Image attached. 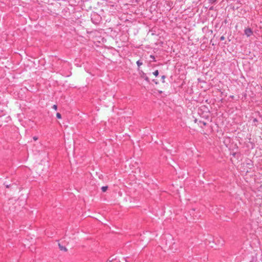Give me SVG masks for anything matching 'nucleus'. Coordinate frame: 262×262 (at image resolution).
<instances>
[{"label": "nucleus", "instance_id": "1", "mask_svg": "<svg viewBox=\"0 0 262 262\" xmlns=\"http://www.w3.org/2000/svg\"><path fill=\"white\" fill-rule=\"evenodd\" d=\"M59 248L61 251H67V249L64 247L62 246L60 243L58 244Z\"/></svg>", "mask_w": 262, "mask_h": 262}, {"label": "nucleus", "instance_id": "2", "mask_svg": "<svg viewBox=\"0 0 262 262\" xmlns=\"http://www.w3.org/2000/svg\"><path fill=\"white\" fill-rule=\"evenodd\" d=\"M136 63H137V66H138V67L139 68L141 65H142V64H143V62H142L141 60H138V61H137V62H136Z\"/></svg>", "mask_w": 262, "mask_h": 262}, {"label": "nucleus", "instance_id": "3", "mask_svg": "<svg viewBox=\"0 0 262 262\" xmlns=\"http://www.w3.org/2000/svg\"><path fill=\"white\" fill-rule=\"evenodd\" d=\"M108 188V187L107 186H102L101 187V190L103 192H105Z\"/></svg>", "mask_w": 262, "mask_h": 262}, {"label": "nucleus", "instance_id": "4", "mask_svg": "<svg viewBox=\"0 0 262 262\" xmlns=\"http://www.w3.org/2000/svg\"><path fill=\"white\" fill-rule=\"evenodd\" d=\"M153 74L155 76H158V75H159V71L158 70H156L155 72H153Z\"/></svg>", "mask_w": 262, "mask_h": 262}, {"label": "nucleus", "instance_id": "5", "mask_svg": "<svg viewBox=\"0 0 262 262\" xmlns=\"http://www.w3.org/2000/svg\"><path fill=\"white\" fill-rule=\"evenodd\" d=\"M245 33H252V30L250 29H247L245 30Z\"/></svg>", "mask_w": 262, "mask_h": 262}, {"label": "nucleus", "instance_id": "6", "mask_svg": "<svg viewBox=\"0 0 262 262\" xmlns=\"http://www.w3.org/2000/svg\"><path fill=\"white\" fill-rule=\"evenodd\" d=\"M56 117L58 118V119H61V115L60 113H57L56 114Z\"/></svg>", "mask_w": 262, "mask_h": 262}, {"label": "nucleus", "instance_id": "7", "mask_svg": "<svg viewBox=\"0 0 262 262\" xmlns=\"http://www.w3.org/2000/svg\"><path fill=\"white\" fill-rule=\"evenodd\" d=\"M143 77L144 78V79H145L146 81H147V82H149V78H148V77L147 76H143Z\"/></svg>", "mask_w": 262, "mask_h": 262}, {"label": "nucleus", "instance_id": "8", "mask_svg": "<svg viewBox=\"0 0 262 262\" xmlns=\"http://www.w3.org/2000/svg\"><path fill=\"white\" fill-rule=\"evenodd\" d=\"M199 122L200 123H202V124H203V125L204 126H206L207 125V123L206 122H204V121H199Z\"/></svg>", "mask_w": 262, "mask_h": 262}, {"label": "nucleus", "instance_id": "9", "mask_svg": "<svg viewBox=\"0 0 262 262\" xmlns=\"http://www.w3.org/2000/svg\"><path fill=\"white\" fill-rule=\"evenodd\" d=\"M150 58H151V59H152V60H153V61H156V60H155V56H154V55H150Z\"/></svg>", "mask_w": 262, "mask_h": 262}, {"label": "nucleus", "instance_id": "10", "mask_svg": "<svg viewBox=\"0 0 262 262\" xmlns=\"http://www.w3.org/2000/svg\"><path fill=\"white\" fill-rule=\"evenodd\" d=\"M166 78V76L165 75H163L161 77L162 79V82L163 83H164L165 82V78Z\"/></svg>", "mask_w": 262, "mask_h": 262}, {"label": "nucleus", "instance_id": "11", "mask_svg": "<svg viewBox=\"0 0 262 262\" xmlns=\"http://www.w3.org/2000/svg\"><path fill=\"white\" fill-rule=\"evenodd\" d=\"M52 108L54 109L55 110H57V106L55 104L53 105L52 106Z\"/></svg>", "mask_w": 262, "mask_h": 262}, {"label": "nucleus", "instance_id": "12", "mask_svg": "<svg viewBox=\"0 0 262 262\" xmlns=\"http://www.w3.org/2000/svg\"><path fill=\"white\" fill-rule=\"evenodd\" d=\"M224 39H225V37L224 36H222L221 37V38H220L221 40H223Z\"/></svg>", "mask_w": 262, "mask_h": 262}, {"label": "nucleus", "instance_id": "13", "mask_svg": "<svg viewBox=\"0 0 262 262\" xmlns=\"http://www.w3.org/2000/svg\"><path fill=\"white\" fill-rule=\"evenodd\" d=\"M113 259H108L107 260V262H112V260H113Z\"/></svg>", "mask_w": 262, "mask_h": 262}, {"label": "nucleus", "instance_id": "14", "mask_svg": "<svg viewBox=\"0 0 262 262\" xmlns=\"http://www.w3.org/2000/svg\"><path fill=\"white\" fill-rule=\"evenodd\" d=\"M33 139L34 141H36L37 139V138H36L35 137H34Z\"/></svg>", "mask_w": 262, "mask_h": 262}, {"label": "nucleus", "instance_id": "15", "mask_svg": "<svg viewBox=\"0 0 262 262\" xmlns=\"http://www.w3.org/2000/svg\"><path fill=\"white\" fill-rule=\"evenodd\" d=\"M253 121L254 122H257V120L256 118H255V119H254Z\"/></svg>", "mask_w": 262, "mask_h": 262}, {"label": "nucleus", "instance_id": "16", "mask_svg": "<svg viewBox=\"0 0 262 262\" xmlns=\"http://www.w3.org/2000/svg\"><path fill=\"white\" fill-rule=\"evenodd\" d=\"M246 34L247 35V37H249V36H250V34H248V33H247V34Z\"/></svg>", "mask_w": 262, "mask_h": 262}, {"label": "nucleus", "instance_id": "17", "mask_svg": "<svg viewBox=\"0 0 262 262\" xmlns=\"http://www.w3.org/2000/svg\"><path fill=\"white\" fill-rule=\"evenodd\" d=\"M153 81H154L155 82L156 84H157L158 82L157 81H156L155 80H153Z\"/></svg>", "mask_w": 262, "mask_h": 262}, {"label": "nucleus", "instance_id": "18", "mask_svg": "<svg viewBox=\"0 0 262 262\" xmlns=\"http://www.w3.org/2000/svg\"><path fill=\"white\" fill-rule=\"evenodd\" d=\"M197 121H198L197 119H195L194 120V122L196 123V122H197Z\"/></svg>", "mask_w": 262, "mask_h": 262}, {"label": "nucleus", "instance_id": "19", "mask_svg": "<svg viewBox=\"0 0 262 262\" xmlns=\"http://www.w3.org/2000/svg\"><path fill=\"white\" fill-rule=\"evenodd\" d=\"M39 146L41 147V149H42V147L41 145H40Z\"/></svg>", "mask_w": 262, "mask_h": 262}, {"label": "nucleus", "instance_id": "20", "mask_svg": "<svg viewBox=\"0 0 262 262\" xmlns=\"http://www.w3.org/2000/svg\"><path fill=\"white\" fill-rule=\"evenodd\" d=\"M250 262H253L252 260L250 261Z\"/></svg>", "mask_w": 262, "mask_h": 262}]
</instances>
